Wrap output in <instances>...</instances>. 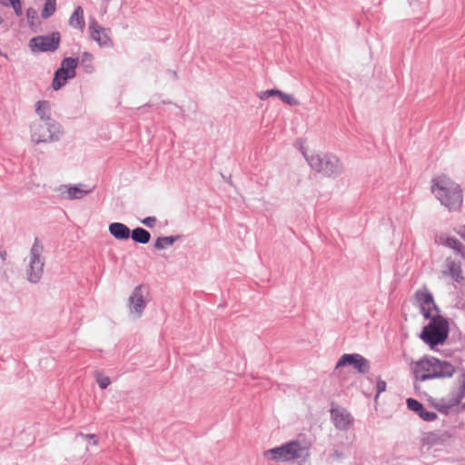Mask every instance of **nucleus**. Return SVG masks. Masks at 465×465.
I'll list each match as a JSON object with an SVG mask.
<instances>
[{
	"label": "nucleus",
	"mask_w": 465,
	"mask_h": 465,
	"mask_svg": "<svg viewBox=\"0 0 465 465\" xmlns=\"http://www.w3.org/2000/svg\"><path fill=\"white\" fill-rule=\"evenodd\" d=\"M60 39V34L54 32L50 35L33 37L29 42V46L33 52H54L59 47Z\"/></svg>",
	"instance_id": "6e6552de"
},
{
	"label": "nucleus",
	"mask_w": 465,
	"mask_h": 465,
	"mask_svg": "<svg viewBox=\"0 0 465 465\" xmlns=\"http://www.w3.org/2000/svg\"><path fill=\"white\" fill-rule=\"evenodd\" d=\"M272 94H277V89H270V90L261 92L259 94V98L261 100H266L269 97L272 96Z\"/></svg>",
	"instance_id": "473e14b6"
},
{
	"label": "nucleus",
	"mask_w": 465,
	"mask_h": 465,
	"mask_svg": "<svg viewBox=\"0 0 465 465\" xmlns=\"http://www.w3.org/2000/svg\"><path fill=\"white\" fill-rule=\"evenodd\" d=\"M109 232L116 240L124 241L130 238L131 230L122 223H112L109 224Z\"/></svg>",
	"instance_id": "f3484780"
},
{
	"label": "nucleus",
	"mask_w": 465,
	"mask_h": 465,
	"mask_svg": "<svg viewBox=\"0 0 465 465\" xmlns=\"http://www.w3.org/2000/svg\"><path fill=\"white\" fill-rule=\"evenodd\" d=\"M441 240H442V242L446 246L452 248L457 252H460L461 251L462 244L459 240H457L455 238H450V237L442 238Z\"/></svg>",
	"instance_id": "cd10ccee"
},
{
	"label": "nucleus",
	"mask_w": 465,
	"mask_h": 465,
	"mask_svg": "<svg viewBox=\"0 0 465 465\" xmlns=\"http://www.w3.org/2000/svg\"><path fill=\"white\" fill-rule=\"evenodd\" d=\"M55 0H46L41 15L44 19L49 18L55 12Z\"/></svg>",
	"instance_id": "a878e982"
},
{
	"label": "nucleus",
	"mask_w": 465,
	"mask_h": 465,
	"mask_svg": "<svg viewBox=\"0 0 465 465\" xmlns=\"http://www.w3.org/2000/svg\"><path fill=\"white\" fill-rule=\"evenodd\" d=\"M351 365L361 374H366L370 371V361L362 355L358 353L343 354L336 363V369Z\"/></svg>",
	"instance_id": "9d476101"
},
{
	"label": "nucleus",
	"mask_w": 465,
	"mask_h": 465,
	"mask_svg": "<svg viewBox=\"0 0 465 465\" xmlns=\"http://www.w3.org/2000/svg\"><path fill=\"white\" fill-rule=\"evenodd\" d=\"M277 96L285 104L289 105H298L299 102L291 94H287L280 90H277Z\"/></svg>",
	"instance_id": "c85d7f7f"
},
{
	"label": "nucleus",
	"mask_w": 465,
	"mask_h": 465,
	"mask_svg": "<svg viewBox=\"0 0 465 465\" xmlns=\"http://www.w3.org/2000/svg\"><path fill=\"white\" fill-rule=\"evenodd\" d=\"M69 25L74 28L84 30L85 23L84 18V10L81 6H77L71 15Z\"/></svg>",
	"instance_id": "412c9836"
},
{
	"label": "nucleus",
	"mask_w": 465,
	"mask_h": 465,
	"mask_svg": "<svg viewBox=\"0 0 465 465\" xmlns=\"http://www.w3.org/2000/svg\"><path fill=\"white\" fill-rule=\"evenodd\" d=\"M9 2H10V5H12V7L14 8L15 15H22V6H21L20 1L19 0H9Z\"/></svg>",
	"instance_id": "7c9ffc66"
},
{
	"label": "nucleus",
	"mask_w": 465,
	"mask_h": 465,
	"mask_svg": "<svg viewBox=\"0 0 465 465\" xmlns=\"http://www.w3.org/2000/svg\"><path fill=\"white\" fill-rule=\"evenodd\" d=\"M36 11L34 8H28L26 11V15L28 19L36 17Z\"/></svg>",
	"instance_id": "e433bc0d"
},
{
	"label": "nucleus",
	"mask_w": 465,
	"mask_h": 465,
	"mask_svg": "<svg viewBox=\"0 0 465 465\" xmlns=\"http://www.w3.org/2000/svg\"><path fill=\"white\" fill-rule=\"evenodd\" d=\"M78 64V58L65 57L61 63L60 68L55 73L52 82V87L57 91L62 88L67 82L68 79H72L75 76V68Z\"/></svg>",
	"instance_id": "0eeeda50"
},
{
	"label": "nucleus",
	"mask_w": 465,
	"mask_h": 465,
	"mask_svg": "<svg viewBox=\"0 0 465 465\" xmlns=\"http://www.w3.org/2000/svg\"><path fill=\"white\" fill-rule=\"evenodd\" d=\"M31 140L38 144L58 141L63 134L62 126L56 121H35L30 125Z\"/></svg>",
	"instance_id": "39448f33"
},
{
	"label": "nucleus",
	"mask_w": 465,
	"mask_h": 465,
	"mask_svg": "<svg viewBox=\"0 0 465 465\" xmlns=\"http://www.w3.org/2000/svg\"><path fill=\"white\" fill-rule=\"evenodd\" d=\"M130 237L135 242L142 243V244H146L151 240L150 232L142 227H137V228H134L133 231H131Z\"/></svg>",
	"instance_id": "b1692460"
},
{
	"label": "nucleus",
	"mask_w": 465,
	"mask_h": 465,
	"mask_svg": "<svg viewBox=\"0 0 465 465\" xmlns=\"http://www.w3.org/2000/svg\"><path fill=\"white\" fill-rule=\"evenodd\" d=\"M43 251V245L40 244L38 238H35L30 250V261L26 269L27 280L31 283H37L42 278L45 265Z\"/></svg>",
	"instance_id": "423d86ee"
},
{
	"label": "nucleus",
	"mask_w": 465,
	"mask_h": 465,
	"mask_svg": "<svg viewBox=\"0 0 465 465\" xmlns=\"http://www.w3.org/2000/svg\"><path fill=\"white\" fill-rule=\"evenodd\" d=\"M156 221L154 216H148L142 220V223L149 228H153L156 224Z\"/></svg>",
	"instance_id": "2f4dec72"
},
{
	"label": "nucleus",
	"mask_w": 465,
	"mask_h": 465,
	"mask_svg": "<svg viewBox=\"0 0 465 465\" xmlns=\"http://www.w3.org/2000/svg\"><path fill=\"white\" fill-rule=\"evenodd\" d=\"M331 456L333 460H340L344 458V454L338 450H333V452L331 453Z\"/></svg>",
	"instance_id": "f704fd0d"
},
{
	"label": "nucleus",
	"mask_w": 465,
	"mask_h": 465,
	"mask_svg": "<svg viewBox=\"0 0 465 465\" xmlns=\"http://www.w3.org/2000/svg\"><path fill=\"white\" fill-rule=\"evenodd\" d=\"M0 55H4V54L2 53V51L0 50Z\"/></svg>",
	"instance_id": "79ce46f5"
},
{
	"label": "nucleus",
	"mask_w": 465,
	"mask_h": 465,
	"mask_svg": "<svg viewBox=\"0 0 465 465\" xmlns=\"http://www.w3.org/2000/svg\"><path fill=\"white\" fill-rule=\"evenodd\" d=\"M386 382L381 379L378 380L377 381V384H376V389H377V392H376V395H375V401H377L379 395L385 391L386 390Z\"/></svg>",
	"instance_id": "c756f323"
},
{
	"label": "nucleus",
	"mask_w": 465,
	"mask_h": 465,
	"mask_svg": "<svg viewBox=\"0 0 465 465\" xmlns=\"http://www.w3.org/2000/svg\"><path fill=\"white\" fill-rule=\"evenodd\" d=\"M406 403L408 409L417 413L423 420L433 421L436 420V413L425 410L423 405L417 400L409 398L407 399Z\"/></svg>",
	"instance_id": "4468645a"
},
{
	"label": "nucleus",
	"mask_w": 465,
	"mask_h": 465,
	"mask_svg": "<svg viewBox=\"0 0 465 465\" xmlns=\"http://www.w3.org/2000/svg\"><path fill=\"white\" fill-rule=\"evenodd\" d=\"M282 446L287 461L305 459L309 456V445L303 440H294Z\"/></svg>",
	"instance_id": "9b49d317"
},
{
	"label": "nucleus",
	"mask_w": 465,
	"mask_h": 465,
	"mask_svg": "<svg viewBox=\"0 0 465 465\" xmlns=\"http://www.w3.org/2000/svg\"><path fill=\"white\" fill-rule=\"evenodd\" d=\"M61 194L69 200L82 199L91 193V190H84L77 185H64L60 188Z\"/></svg>",
	"instance_id": "dca6fc26"
},
{
	"label": "nucleus",
	"mask_w": 465,
	"mask_h": 465,
	"mask_svg": "<svg viewBox=\"0 0 465 465\" xmlns=\"http://www.w3.org/2000/svg\"><path fill=\"white\" fill-rule=\"evenodd\" d=\"M446 267L447 271H444L443 273H449L456 282H461L464 279L460 265L456 263L455 261L448 259L446 261Z\"/></svg>",
	"instance_id": "aec40b11"
},
{
	"label": "nucleus",
	"mask_w": 465,
	"mask_h": 465,
	"mask_svg": "<svg viewBox=\"0 0 465 465\" xmlns=\"http://www.w3.org/2000/svg\"><path fill=\"white\" fill-rule=\"evenodd\" d=\"M88 29L92 40L95 41L101 47L113 46V41L108 35L109 29L102 27L95 18L90 19Z\"/></svg>",
	"instance_id": "f8f14e48"
},
{
	"label": "nucleus",
	"mask_w": 465,
	"mask_h": 465,
	"mask_svg": "<svg viewBox=\"0 0 465 465\" xmlns=\"http://www.w3.org/2000/svg\"><path fill=\"white\" fill-rule=\"evenodd\" d=\"M94 376L101 389H106L111 384V380L108 376H104L101 371H95Z\"/></svg>",
	"instance_id": "bb28decb"
},
{
	"label": "nucleus",
	"mask_w": 465,
	"mask_h": 465,
	"mask_svg": "<svg viewBox=\"0 0 465 465\" xmlns=\"http://www.w3.org/2000/svg\"><path fill=\"white\" fill-rule=\"evenodd\" d=\"M78 436L85 439V440H93V444L94 445H97L98 444V440H96V435L95 434H84V433H82L80 432L78 434Z\"/></svg>",
	"instance_id": "72a5a7b5"
},
{
	"label": "nucleus",
	"mask_w": 465,
	"mask_h": 465,
	"mask_svg": "<svg viewBox=\"0 0 465 465\" xmlns=\"http://www.w3.org/2000/svg\"><path fill=\"white\" fill-rule=\"evenodd\" d=\"M302 154L312 169L326 177H335L342 173L341 163L333 155L325 153L308 155L305 152H302Z\"/></svg>",
	"instance_id": "20e7f679"
},
{
	"label": "nucleus",
	"mask_w": 465,
	"mask_h": 465,
	"mask_svg": "<svg viewBox=\"0 0 465 465\" xmlns=\"http://www.w3.org/2000/svg\"><path fill=\"white\" fill-rule=\"evenodd\" d=\"M182 235L162 236L158 237L154 242V248L157 250H163L168 246L173 245L175 242L180 240Z\"/></svg>",
	"instance_id": "393cba45"
},
{
	"label": "nucleus",
	"mask_w": 465,
	"mask_h": 465,
	"mask_svg": "<svg viewBox=\"0 0 465 465\" xmlns=\"http://www.w3.org/2000/svg\"><path fill=\"white\" fill-rule=\"evenodd\" d=\"M436 190V177H433L431 179V192L434 193Z\"/></svg>",
	"instance_id": "4c0bfd02"
},
{
	"label": "nucleus",
	"mask_w": 465,
	"mask_h": 465,
	"mask_svg": "<svg viewBox=\"0 0 465 465\" xmlns=\"http://www.w3.org/2000/svg\"><path fill=\"white\" fill-rule=\"evenodd\" d=\"M144 293H147V289L144 285H137L131 296L129 297V310L131 313H135L140 317L146 307L144 301Z\"/></svg>",
	"instance_id": "ddd939ff"
},
{
	"label": "nucleus",
	"mask_w": 465,
	"mask_h": 465,
	"mask_svg": "<svg viewBox=\"0 0 465 465\" xmlns=\"http://www.w3.org/2000/svg\"><path fill=\"white\" fill-rule=\"evenodd\" d=\"M460 235L462 238L465 239V225L462 226L461 230H460Z\"/></svg>",
	"instance_id": "ea45409f"
},
{
	"label": "nucleus",
	"mask_w": 465,
	"mask_h": 465,
	"mask_svg": "<svg viewBox=\"0 0 465 465\" xmlns=\"http://www.w3.org/2000/svg\"><path fill=\"white\" fill-rule=\"evenodd\" d=\"M453 374L455 381L450 390L448 404H438V411L443 413H448L449 409L461 403L465 395V373L461 371H457L450 362L438 360V378H450Z\"/></svg>",
	"instance_id": "f257e3e1"
},
{
	"label": "nucleus",
	"mask_w": 465,
	"mask_h": 465,
	"mask_svg": "<svg viewBox=\"0 0 465 465\" xmlns=\"http://www.w3.org/2000/svg\"><path fill=\"white\" fill-rule=\"evenodd\" d=\"M436 445V433L433 431L422 432L420 437V450L423 453L429 452Z\"/></svg>",
	"instance_id": "6ab92c4d"
},
{
	"label": "nucleus",
	"mask_w": 465,
	"mask_h": 465,
	"mask_svg": "<svg viewBox=\"0 0 465 465\" xmlns=\"http://www.w3.org/2000/svg\"><path fill=\"white\" fill-rule=\"evenodd\" d=\"M86 68L88 72L92 71L93 70V66L92 65H86Z\"/></svg>",
	"instance_id": "a19ab883"
},
{
	"label": "nucleus",
	"mask_w": 465,
	"mask_h": 465,
	"mask_svg": "<svg viewBox=\"0 0 465 465\" xmlns=\"http://www.w3.org/2000/svg\"><path fill=\"white\" fill-rule=\"evenodd\" d=\"M416 381H424L436 378V358L424 356L417 361L412 367Z\"/></svg>",
	"instance_id": "1a4fd4ad"
},
{
	"label": "nucleus",
	"mask_w": 465,
	"mask_h": 465,
	"mask_svg": "<svg viewBox=\"0 0 465 465\" xmlns=\"http://www.w3.org/2000/svg\"><path fill=\"white\" fill-rule=\"evenodd\" d=\"M93 60V55L88 53V52H84L83 54H82V57H81V62L83 64L84 63H87V62H91Z\"/></svg>",
	"instance_id": "c9c22d12"
},
{
	"label": "nucleus",
	"mask_w": 465,
	"mask_h": 465,
	"mask_svg": "<svg viewBox=\"0 0 465 465\" xmlns=\"http://www.w3.org/2000/svg\"><path fill=\"white\" fill-rule=\"evenodd\" d=\"M438 200L450 211L459 210L463 202L460 185L446 176H440L438 180Z\"/></svg>",
	"instance_id": "7ed1b4c3"
},
{
	"label": "nucleus",
	"mask_w": 465,
	"mask_h": 465,
	"mask_svg": "<svg viewBox=\"0 0 465 465\" xmlns=\"http://www.w3.org/2000/svg\"><path fill=\"white\" fill-rule=\"evenodd\" d=\"M450 323L443 317L438 315V345L443 344L449 335Z\"/></svg>",
	"instance_id": "5701e85b"
},
{
	"label": "nucleus",
	"mask_w": 465,
	"mask_h": 465,
	"mask_svg": "<svg viewBox=\"0 0 465 465\" xmlns=\"http://www.w3.org/2000/svg\"><path fill=\"white\" fill-rule=\"evenodd\" d=\"M51 105L50 102L46 100L38 101L36 103L35 113L39 116L38 121L49 122L55 121L50 115Z\"/></svg>",
	"instance_id": "a211bd4d"
},
{
	"label": "nucleus",
	"mask_w": 465,
	"mask_h": 465,
	"mask_svg": "<svg viewBox=\"0 0 465 465\" xmlns=\"http://www.w3.org/2000/svg\"><path fill=\"white\" fill-rule=\"evenodd\" d=\"M415 299L420 305V312L425 319H430V323L426 325L420 334V338L427 343L431 350H436V315H430V308L427 306L434 305L432 294L427 290H419L415 292Z\"/></svg>",
	"instance_id": "f03ea898"
},
{
	"label": "nucleus",
	"mask_w": 465,
	"mask_h": 465,
	"mask_svg": "<svg viewBox=\"0 0 465 465\" xmlns=\"http://www.w3.org/2000/svg\"><path fill=\"white\" fill-rule=\"evenodd\" d=\"M6 252L5 251H0V258L3 260V261H5L6 259Z\"/></svg>",
	"instance_id": "58836bf2"
},
{
	"label": "nucleus",
	"mask_w": 465,
	"mask_h": 465,
	"mask_svg": "<svg viewBox=\"0 0 465 465\" xmlns=\"http://www.w3.org/2000/svg\"><path fill=\"white\" fill-rule=\"evenodd\" d=\"M263 456L268 460H272L275 462H287L282 446L265 450L263 452Z\"/></svg>",
	"instance_id": "4be33fe9"
},
{
	"label": "nucleus",
	"mask_w": 465,
	"mask_h": 465,
	"mask_svg": "<svg viewBox=\"0 0 465 465\" xmlns=\"http://www.w3.org/2000/svg\"><path fill=\"white\" fill-rule=\"evenodd\" d=\"M334 426L338 430H347L352 422V418L346 411L332 409L331 411Z\"/></svg>",
	"instance_id": "2eb2a0df"
}]
</instances>
